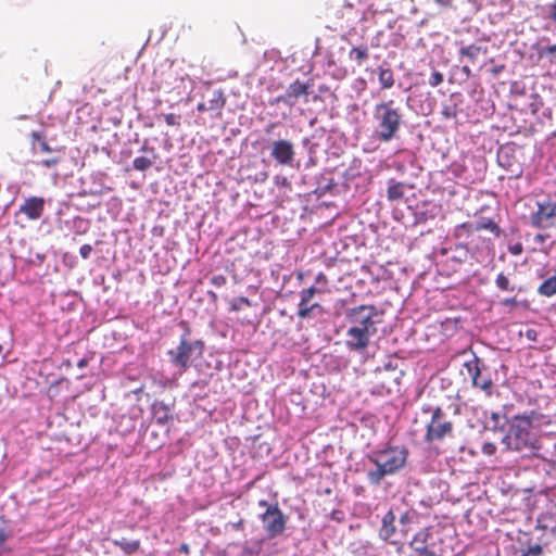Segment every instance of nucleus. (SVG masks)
I'll return each instance as SVG.
<instances>
[{"label":"nucleus","mask_w":556,"mask_h":556,"mask_svg":"<svg viewBox=\"0 0 556 556\" xmlns=\"http://www.w3.org/2000/svg\"><path fill=\"white\" fill-rule=\"evenodd\" d=\"M476 229L477 232L481 230H489L495 237H500L502 233L500 226L491 218H481L480 220H478L476 223Z\"/></svg>","instance_id":"obj_22"},{"label":"nucleus","mask_w":556,"mask_h":556,"mask_svg":"<svg viewBox=\"0 0 556 556\" xmlns=\"http://www.w3.org/2000/svg\"><path fill=\"white\" fill-rule=\"evenodd\" d=\"M378 311L374 305H359L346 312L350 327L345 334V348L351 352L363 353L377 333L375 317Z\"/></svg>","instance_id":"obj_1"},{"label":"nucleus","mask_w":556,"mask_h":556,"mask_svg":"<svg viewBox=\"0 0 556 556\" xmlns=\"http://www.w3.org/2000/svg\"><path fill=\"white\" fill-rule=\"evenodd\" d=\"M442 115L445 118H455L457 116L456 105H445V106H443Z\"/></svg>","instance_id":"obj_36"},{"label":"nucleus","mask_w":556,"mask_h":556,"mask_svg":"<svg viewBox=\"0 0 556 556\" xmlns=\"http://www.w3.org/2000/svg\"><path fill=\"white\" fill-rule=\"evenodd\" d=\"M547 11L548 14L546 17L556 24V0H554L547 5Z\"/></svg>","instance_id":"obj_42"},{"label":"nucleus","mask_w":556,"mask_h":556,"mask_svg":"<svg viewBox=\"0 0 556 556\" xmlns=\"http://www.w3.org/2000/svg\"><path fill=\"white\" fill-rule=\"evenodd\" d=\"M503 441L509 450L520 453H532L540 448L539 442L530 431L528 424H513Z\"/></svg>","instance_id":"obj_6"},{"label":"nucleus","mask_w":556,"mask_h":556,"mask_svg":"<svg viewBox=\"0 0 556 556\" xmlns=\"http://www.w3.org/2000/svg\"><path fill=\"white\" fill-rule=\"evenodd\" d=\"M113 544L119 547L126 555H132L137 553L141 547V542L139 540L130 541L126 538L113 540Z\"/></svg>","instance_id":"obj_19"},{"label":"nucleus","mask_w":556,"mask_h":556,"mask_svg":"<svg viewBox=\"0 0 556 556\" xmlns=\"http://www.w3.org/2000/svg\"><path fill=\"white\" fill-rule=\"evenodd\" d=\"M543 553V548L540 544L529 546L527 549L520 551L517 556H540Z\"/></svg>","instance_id":"obj_34"},{"label":"nucleus","mask_w":556,"mask_h":556,"mask_svg":"<svg viewBox=\"0 0 556 556\" xmlns=\"http://www.w3.org/2000/svg\"><path fill=\"white\" fill-rule=\"evenodd\" d=\"M508 251L513 255H520L523 252V245L521 242H516L508 245Z\"/></svg>","instance_id":"obj_41"},{"label":"nucleus","mask_w":556,"mask_h":556,"mask_svg":"<svg viewBox=\"0 0 556 556\" xmlns=\"http://www.w3.org/2000/svg\"><path fill=\"white\" fill-rule=\"evenodd\" d=\"M59 163H60L59 157H51V159L42 160L38 164L41 165L42 167L51 168V167L56 166Z\"/></svg>","instance_id":"obj_40"},{"label":"nucleus","mask_w":556,"mask_h":556,"mask_svg":"<svg viewBox=\"0 0 556 556\" xmlns=\"http://www.w3.org/2000/svg\"><path fill=\"white\" fill-rule=\"evenodd\" d=\"M538 293L543 296H553L556 294V277H549L538 288Z\"/></svg>","instance_id":"obj_25"},{"label":"nucleus","mask_w":556,"mask_h":556,"mask_svg":"<svg viewBox=\"0 0 556 556\" xmlns=\"http://www.w3.org/2000/svg\"><path fill=\"white\" fill-rule=\"evenodd\" d=\"M389 201H397L404 198V184L391 181L387 190Z\"/></svg>","instance_id":"obj_24"},{"label":"nucleus","mask_w":556,"mask_h":556,"mask_svg":"<svg viewBox=\"0 0 556 556\" xmlns=\"http://www.w3.org/2000/svg\"><path fill=\"white\" fill-rule=\"evenodd\" d=\"M456 232H457V235H459L460 232H465L467 235H471L473 232H477L476 223L475 224L473 223H469V222L463 223L459 226H457Z\"/></svg>","instance_id":"obj_35"},{"label":"nucleus","mask_w":556,"mask_h":556,"mask_svg":"<svg viewBox=\"0 0 556 556\" xmlns=\"http://www.w3.org/2000/svg\"><path fill=\"white\" fill-rule=\"evenodd\" d=\"M179 552L184 554H189V546L188 544H181L179 547Z\"/></svg>","instance_id":"obj_50"},{"label":"nucleus","mask_w":556,"mask_h":556,"mask_svg":"<svg viewBox=\"0 0 556 556\" xmlns=\"http://www.w3.org/2000/svg\"><path fill=\"white\" fill-rule=\"evenodd\" d=\"M495 285L502 291H514L515 290V288L510 286L509 279L503 273H500L496 276Z\"/></svg>","instance_id":"obj_29"},{"label":"nucleus","mask_w":556,"mask_h":556,"mask_svg":"<svg viewBox=\"0 0 556 556\" xmlns=\"http://www.w3.org/2000/svg\"><path fill=\"white\" fill-rule=\"evenodd\" d=\"M153 418L155 422L161 426H165L173 420V416L169 413V408L162 402H155L152 405Z\"/></svg>","instance_id":"obj_17"},{"label":"nucleus","mask_w":556,"mask_h":556,"mask_svg":"<svg viewBox=\"0 0 556 556\" xmlns=\"http://www.w3.org/2000/svg\"><path fill=\"white\" fill-rule=\"evenodd\" d=\"M151 152L153 154L152 159H149L147 156H138V157L134 159L132 166L136 170L144 172L154 164L155 159H156V155L154 153V148L151 149Z\"/></svg>","instance_id":"obj_26"},{"label":"nucleus","mask_w":556,"mask_h":556,"mask_svg":"<svg viewBox=\"0 0 556 556\" xmlns=\"http://www.w3.org/2000/svg\"><path fill=\"white\" fill-rule=\"evenodd\" d=\"M554 450L556 451V444L554 445Z\"/></svg>","instance_id":"obj_57"},{"label":"nucleus","mask_w":556,"mask_h":556,"mask_svg":"<svg viewBox=\"0 0 556 556\" xmlns=\"http://www.w3.org/2000/svg\"><path fill=\"white\" fill-rule=\"evenodd\" d=\"M179 116L173 114V113H169V114H166L164 116V119H165V123L168 125V126H179Z\"/></svg>","instance_id":"obj_39"},{"label":"nucleus","mask_w":556,"mask_h":556,"mask_svg":"<svg viewBox=\"0 0 556 556\" xmlns=\"http://www.w3.org/2000/svg\"><path fill=\"white\" fill-rule=\"evenodd\" d=\"M378 80L382 90L391 89L395 84L394 73L390 67L379 66L377 68Z\"/></svg>","instance_id":"obj_18"},{"label":"nucleus","mask_w":556,"mask_h":556,"mask_svg":"<svg viewBox=\"0 0 556 556\" xmlns=\"http://www.w3.org/2000/svg\"><path fill=\"white\" fill-rule=\"evenodd\" d=\"M443 83V75L442 73L434 71L430 78H429V85L432 87H437Z\"/></svg>","instance_id":"obj_37"},{"label":"nucleus","mask_w":556,"mask_h":556,"mask_svg":"<svg viewBox=\"0 0 556 556\" xmlns=\"http://www.w3.org/2000/svg\"><path fill=\"white\" fill-rule=\"evenodd\" d=\"M342 513L339 511V510H333L332 514H331V518L334 519V520H338L340 521L341 518L339 517V515H341Z\"/></svg>","instance_id":"obj_51"},{"label":"nucleus","mask_w":556,"mask_h":556,"mask_svg":"<svg viewBox=\"0 0 556 556\" xmlns=\"http://www.w3.org/2000/svg\"><path fill=\"white\" fill-rule=\"evenodd\" d=\"M258 506L260 507H264L265 510L267 509L268 506H279L278 503H268L266 500H261L258 501Z\"/></svg>","instance_id":"obj_47"},{"label":"nucleus","mask_w":556,"mask_h":556,"mask_svg":"<svg viewBox=\"0 0 556 556\" xmlns=\"http://www.w3.org/2000/svg\"><path fill=\"white\" fill-rule=\"evenodd\" d=\"M538 55L540 59H548V62L555 63L556 62V43L552 46L546 47H540L538 49Z\"/></svg>","instance_id":"obj_27"},{"label":"nucleus","mask_w":556,"mask_h":556,"mask_svg":"<svg viewBox=\"0 0 556 556\" xmlns=\"http://www.w3.org/2000/svg\"><path fill=\"white\" fill-rule=\"evenodd\" d=\"M187 334H182L179 345L167 353L169 362L179 368L180 374L186 372L195 359L202 357L204 352V343L201 340L189 341Z\"/></svg>","instance_id":"obj_4"},{"label":"nucleus","mask_w":556,"mask_h":556,"mask_svg":"<svg viewBox=\"0 0 556 556\" xmlns=\"http://www.w3.org/2000/svg\"><path fill=\"white\" fill-rule=\"evenodd\" d=\"M454 425L447 418L445 412L441 407H437L432 412L430 421L427 425L425 441L427 443L441 442L447 437H452Z\"/></svg>","instance_id":"obj_7"},{"label":"nucleus","mask_w":556,"mask_h":556,"mask_svg":"<svg viewBox=\"0 0 556 556\" xmlns=\"http://www.w3.org/2000/svg\"><path fill=\"white\" fill-rule=\"evenodd\" d=\"M31 140H33V147L35 148V142L39 143L40 151L49 153L52 151V148L48 144L45 136L38 131H33L30 134Z\"/></svg>","instance_id":"obj_28"},{"label":"nucleus","mask_w":556,"mask_h":556,"mask_svg":"<svg viewBox=\"0 0 556 556\" xmlns=\"http://www.w3.org/2000/svg\"><path fill=\"white\" fill-rule=\"evenodd\" d=\"M312 84L302 83L296 79L288 86L283 94H280L269 101L270 105H277L283 103L289 108H293L304 97V102H307V97L311 93Z\"/></svg>","instance_id":"obj_10"},{"label":"nucleus","mask_w":556,"mask_h":556,"mask_svg":"<svg viewBox=\"0 0 556 556\" xmlns=\"http://www.w3.org/2000/svg\"><path fill=\"white\" fill-rule=\"evenodd\" d=\"M45 205L46 200L42 197H29L24 200L18 212L30 220H37L42 217Z\"/></svg>","instance_id":"obj_13"},{"label":"nucleus","mask_w":556,"mask_h":556,"mask_svg":"<svg viewBox=\"0 0 556 556\" xmlns=\"http://www.w3.org/2000/svg\"><path fill=\"white\" fill-rule=\"evenodd\" d=\"M251 301L245 296H239L232 300L230 307L232 311H240L243 306H251Z\"/></svg>","instance_id":"obj_32"},{"label":"nucleus","mask_w":556,"mask_h":556,"mask_svg":"<svg viewBox=\"0 0 556 556\" xmlns=\"http://www.w3.org/2000/svg\"><path fill=\"white\" fill-rule=\"evenodd\" d=\"M308 291H311V294H323L326 293L324 290H321L319 287H316L315 285L311 286L309 288H306Z\"/></svg>","instance_id":"obj_45"},{"label":"nucleus","mask_w":556,"mask_h":556,"mask_svg":"<svg viewBox=\"0 0 556 556\" xmlns=\"http://www.w3.org/2000/svg\"><path fill=\"white\" fill-rule=\"evenodd\" d=\"M88 365V359L87 358H81L78 363H77V367L83 369L85 368L86 366Z\"/></svg>","instance_id":"obj_49"},{"label":"nucleus","mask_w":556,"mask_h":556,"mask_svg":"<svg viewBox=\"0 0 556 556\" xmlns=\"http://www.w3.org/2000/svg\"><path fill=\"white\" fill-rule=\"evenodd\" d=\"M92 252V247L90 244H84L79 249V254L84 260L89 258L90 254Z\"/></svg>","instance_id":"obj_43"},{"label":"nucleus","mask_w":556,"mask_h":556,"mask_svg":"<svg viewBox=\"0 0 556 556\" xmlns=\"http://www.w3.org/2000/svg\"><path fill=\"white\" fill-rule=\"evenodd\" d=\"M408 448L404 445H387L368 455L376 468L368 470L367 479L371 485H379L387 476H392L402 470L407 463Z\"/></svg>","instance_id":"obj_2"},{"label":"nucleus","mask_w":556,"mask_h":556,"mask_svg":"<svg viewBox=\"0 0 556 556\" xmlns=\"http://www.w3.org/2000/svg\"><path fill=\"white\" fill-rule=\"evenodd\" d=\"M462 72H463L464 74H466L467 76H470V74H471V70H470V67H469L468 65H464V66L462 67Z\"/></svg>","instance_id":"obj_52"},{"label":"nucleus","mask_w":556,"mask_h":556,"mask_svg":"<svg viewBox=\"0 0 556 556\" xmlns=\"http://www.w3.org/2000/svg\"><path fill=\"white\" fill-rule=\"evenodd\" d=\"M263 528L269 538H277L282 534L287 528L288 517L282 513L279 506H268L260 515Z\"/></svg>","instance_id":"obj_8"},{"label":"nucleus","mask_w":556,"mask_h":556,"mask_svg":"<svg viewBox=\"0 0 556 556\" xmlns=\"http://www.w3.org/2000/svg\"><path fill=\"white\" fill-rule=\"evenodd\" d=\"M409 547L430 551L438 556H446L445 543L439 526H427L417 531L408 543Z\"/></svg>","instance_id":"obj_5"},{"label":"nucleus","mask_w":556,"mask_h":556,"mask_svg":"<svg viewBox=\"0 0 556 556\" xmlns=\"http://www.w3.org/2000/svg\"><path fill=\"white\" fill-rule=\"evenodd\" d=\"M372 134L380 142H390L399 137L405 123L404 113L393 100L381 101L372 110Z\"/></svg>","instance_id":"obj_3"},{"label":"nucleus","mask_w":556,"mask_h":556,"mask_svg":"<svg viewBox=\"0 0 556 556\" xmlns=\"http://www.w3.org/2000/svg\"><path fill=\"white\" fill-rule=\"evenodd\" d=\"M242 525H243V521H242V520H240V521L236 525V527H237V528H240V527H242Z\"/></svg>","instance_id":"obj_54"},{"label":"nucleus","mask_w":556,"mask_h":556,"mask_svg":"<svg viewBox=\"0 0 556 556\" xmlns=\"http://www.w3.org/2000/svg\"><path fill=\"white\" fill-rule=\"evenodd\" d=\"M527 337H528L529 339L534 340V339H535V331H534V330H528V331H527Z\"/></svg>","instance_id":"obj_53"},{"label":"nucleus","mask_w":556,"mask_h":556,"mask_svg":"<svg viewBox=\"0 0 556 556\" xmlns=\"http://www.w3.org/2000/svg\"><path fill=\"white\" fill-rule=\"evenodd\" d=\"M394 369L390 366L378 368L375 374V393L384 394L391 393L394 387L399 386V377H392Z\"/></svg>","instance_id":"obj_11"},{"label":"nucleus","mask_w":556,"mask_h":556,"mask_svg":"<svg viewBox=\"0 0 556 556\" xmlns=\"http://www.w3.org/2000/svg\"><path fill=\"white\" fill-rule=\"evenodd\" d=\"M502 304L504 306H516L517 300H516V298H507V299L503 300Z\"/></svg>","instance_id":"obj_46"},{"label":"nucleus","mask_w":556,"mask_h":556,"mask_svg":"<svg viewBox=\"0 0 556 556\" xmlns=\"http://www.w3.org/2000/svg\"><path fill=\"white\" fill-rule=\"evenodd\" d=\"M275 125L271 124L267 129H266V132H269L270 131V128H273Z\"/></svg>","instance_id":"obj_55"},{"label":"nucleus","mask_w":556,"mask_h":556,"mask_svg":"<svg viewBox=\"0 0 556 556\" xmlns=\"http://www.w3.org/2000/svg\"><path fill=\"white\" fill-rule=\"evenodd\" d=\"M485 53H486V48H482L477 45H469V46L463 47L459 50V54L462 56L467 58L470 63H475L477 58L480 54H485Z\"/></svg>","instance_id":"obj_21"},{"label":"nucleus","mask_w":556,"mask_h":556,"mask_svg":"<svg viewBox=\"0 0 556 556\" xmlns=\"http://www.w3.org/2000/svg\"><path fill=\"white\" fill-rule=\"evenodd\" d=\"M530 223L538 229H556V202L551 199L538 202V210L530 215Z\"/></svg>","instance_id":"obj_9"},{"label":"nucleus","mask_w":556,"mask_h":556,"mask_svg":"<svg viewBox=\"0 0 556 556\" xmlns=\"http://www.w3.org/2000/svg\"><path fill=\"white\" fill-rule=\"evenodd\" d=\"M399 533L405 538L419 522V514L415 509H407L400 515Z\"/></svg>","instance_id":"obj_15"},{"label":"nucleus","mask_w":556,"mask_h":556,"mask_svg":"<svg viewBox=\"0 0 556 556\" xmlns=\"http://www.w3.org/2000/svg\"><path fill=\"white\" fill-rule=\"evenodd\" d=\"M211 283L216 288H222L227 283V278L224 275H215L211 278Z\"/></svg>","instance_id":"obj_38"},{"label":"nucleus","mask_w":556,"mask_h":556,"mask_svg":"<svg viewBox=\"0 0 556 556\" xmlns=\"http://www.w3.org/2000/svg\"><path fill=\"white\" fill-rule=\"evenodd\" d=\"M350 60H353L357 65H362L369 58V50L367 46L353 47L349 53Z\"/></svg>","instance_id":"obj_23"},{"label":"nucleus","mask_w":556,"mask_h":556,"mask_svg":"<svg viewBox=\"0 0 556 556\" xmlns=\"http://www.w3.org/2000/svg\"><path fill=\"white\" fill-rule=\"evenodd\" d=\"M197 109L199 112L211 111L208 109V105L206 103H202V102L198 104Z\"/></svg>","instance_id":"obj_48"},{"label":"nucleus","mask_w":556,"mask_h":556,"mask_svg":"<svg viewBox=\"0 0 556 556\" xmlns=\"http://www.w3.org/2000/svg\"><path fill=\"white\" fill-rule=\"evenodd\" d=\"M271 156L280 165H291L294 160V148L288 140H277L273 142Z\"/></svg>","instance_id":"obj_12"},{"label":"nucleus","mask_w":556,"mask_h":556,"mask_svg":"<svg viewBox=\"0 0 556 556\" xmlns=\"http://www.w3.org/2000/svg\"><path fill=\"white\" fill-rule=\"evenodd\" d=\"M225 104V99L223 98V94L220 91L214 92V98L208 101V109L210 110H220Z\"/></svg>","instance_id":"obj_30"},{"label":"nucleus","mask_w":556,"mask_h":556,"mask_svg":"<svg viewBox=\"0 0 556 556\" xmlns=\"http://www.w3.org/2000/svg\"><path fill=\"white\" fill-rule=\"evenodd\" d=\"M316 287H319L325 292H329V280L328 277L324 273H319L315 277V283Z\"/></svg>","instance_id":"obj_33"},{"label":"nucleus","mask_w":556,"mask_h":556,"mask_svg":"<svg viewBox=\"0 0 556 556\" xmlns=\"http://www.w3.org/2000/svg\"><path fill=\"white\" fill-rule=\"evenodd\" d=\"M496 451V446L493 443H484L482 446V452L485 455H493Z\"/></svg>","instance_id":"obj_44"},{"label":"nucleus","mask_w":556,"mask_h":556,"mask_svg":"<svg viewBox=\"0 0 556 556\" xmlns=\"http://www.w3.org/2000/svg\"><path fill=\"white\" fill-rule=\"evenodd\" d=\"M2 352V345L0 344V353Z\"/></svg>","instance_id":"obj_56"},{"label":"nucleus","mask_w":556,"mask_h":556,"mask_svg":"<svg viewBox=\"0 0 556 556\" xmlns=\"http://www.w3.org/2000/svg\"><path fill=\"white\" fill-rule=\"evenodd\" d=\"M396 516L393 509H389L381 519V527L379 529V536L381 540L391 544L397 543L395 540L397 529L395 526Z\"/></svg>","instance_id":"obj_14"},{"label":"nucleus","mask_w":556,"mask_h":556,"mask_svg":"<svg viewBox=\"0 0 556 556\" xmlns=\"http://www.w3.org/2000/svg\"><path fill=\"white\" fill-rule=\"evenodd\" d=\"M476 388H479L482 391H484L486 395H491L493 388L492 379L490 377H485L482 375L480 380L478 381V384H476Z\"/></svg>","instance_id":"obj_31"},{"label":"nucleus","mask_w":556,"mask_h":556,"mask_svg":"<svg viewBox=\"0 0 556 556\" xmlns=\"http://www.w3.org/2000/svg\"><path fill=\"white\" fill-rule=\"evenodd\" d=\"M464 367L467 369V372L471 378L472 386L476 387L482 376L480 369V359L477 356H473L472 359L465 362Z\"/></svg>","instance_id":"obj_20"},{"label":"nucleus","mask_w":556,"mask_h":556,"mask_svg":"<svg viewBox=\"0 0 556 556\" xmlns=\"http://www.w3.org/2000/svg\"><path fill=\"white\" fill-rule=\"evenodd\" d=\"M313 298H314V295L311 294V291H308L307 289H303L300 292V303H299L298 316L301 319L308 318L315 308L320 307V305L318 303H313L311 305L308 304Z\"/></svg>","instance_id":"obj_16"}]
</instances>
